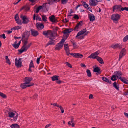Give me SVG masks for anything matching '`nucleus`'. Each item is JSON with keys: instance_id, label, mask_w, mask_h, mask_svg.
Listing matches in <instances>:
<instances>
[{"instance_id": "1", "label": "nucleus", "mask_w": 128, "mask_h": 128, "mask_svg": "<svg viewBox=\"0 0 128 128\" xmlns=\"http://www.w3.org/2000/svg\"><path fill=\"white\" fill-rule=\"evenodd\" d=\"M121 16L118 14H115L111 16V19L113 22L116 23H117L118 20L120 19Z\"/></svg>"}, {"instance_id": "2", "label": "nucleus", "mask_w": 128, "mask_h": 128, "mask_svg": "<svg viewBox=\"0 0 128 128\" xmlns=\"http://www.w3.org/2000/svg\"><path fill=\"white\" fill-rule=\"evenodd\" d=\"M20 17L23 24H28L30 22V18L26 16L21 14L20 15Z\"/></svg>"}, {"instance_id": "3", "label": "nucleus", "mask_w": 128, "mask_h": 128, "mask_svg": "<svg viewBox=\"0 0 128 128\" xmlns=\"http://www.w3.org/2000/svg\"><path fill=\"white\" fill-rule=\"evenodd\" d=\"M122 6L120 5H116L113 7V12H117L122 11Z\"/></svg>"}, {"instance_id": "4", "label": "nucleus", "mask_w": 128, "mask_h": 128, "mask_svg": "<svg viewBox=\"0 0 128 128\" xmlns=\"http://www.w3.org/2000/svg\"><path fill=\"white\" fill-rule=\"evenodd\" d=\"M86 28H85L82 30L80 31L77 34V35L76 36V38L78 37V38L80 39H82L81 38L82 36L81 35L83 34L86 32Z\"/></svg>"}, {"instance_id": "5", "label": "nucleus", "mask_w": 128, "mask_h": 128, "mask_svg": "<svg viewBox=\"0 0 128 128\" xmlns=\"http://www.w3.org/2000/svg\"><path fill=\"white\" fill-rule=\"evenodd\" d=\"M15 64L16 66L17 67L20 66H21L22 58H19L18 60L16 58L15 60Z\"/></svg>"}, {"instance_id": "6", "label": "nucleus", "mask_w": 128, "mask_h": 128, "mask_svg": "<svg viewBox=\"0 0 128 128\" xmlns=\"http://www.w3.org/2000/svg\"><path fill=\"white\" fill-rule=\"evenodd\" d=\"M31 43H30V44H28L27 46L25 47H22L21 49L20 50H18L19 52L21 53H22L25 50H26L28 48L30 47L31 45Z\"/></svg>"}, {"instance_id": "7", "label": "nucleus", "mask_w": 128, "mask_h": 128, "mask_svg": "<svg viewBox=\"0 0 128 128\" xmlns=\"http://www.w3.org/2000/svg\"><path fill=\"white\" fill-rule=\"evenodd\" d=\"M110 47L114 49L117 48L120 49L122 48V46L120 44H112Z\"/></svg>"}, {"instance_id": "8", "label": "nucleus", "mask_w": 128, "mask_h": 128, "mask_svg": "<svg viewBox=\"0 0 128 128\" xmlns=\"http://www.w3.org/2000/svg\"><path fill=\"white\" fill-rule=\"evenodd\" d=\"M114 74L120 80V79L122 78V77L121 76L122 73L120 71H117L115 72H114Z\"/></svg>"}, {"instance_id": "9", "label": "nucleus", "mask_w": 128, "mask_h": 128, "mask_svg": "<svg viewBox=\"0 0 128 128\" xmlns=\"http://www.w3.org/2000/svg\"><path fill=\"white\" fill-rule=\"evenodd\" d=\"M82 22L80 21L75 26L74 30L78 31V30L80 29L81 26H82Z\"/></svg>"}, {"instance_id": "10", "label": "nucleus", "mask_w": 128, "mask_h": 128, "mask_svg": "<svg viewBox=\"0 0 128 128\" xmlns=\"http://www.w3.org/2000/svg\"><path fill=\"white\" fill-rule=\"evenodd\" d=\"M32 79V78L31 77H26L25 78L24 80L26 83L28 84H33L32 83L30 82Z\"/></svg>"}, {"instance_id": "11", "label": "nucleus", "mask_w": 128, "mask_h": 128, "mask_svg": "<svg viewBox=\"0 0 128 128\" xmlns=\"http://www.w3.org/2000/svg\"><path fill=\"white\" fill-rule=\"evenodd\" d=\"M33 85H34V84H28L25 82L24 83L22 84L20 86L22 88H24L27 87L32 86Z\"/></svg>"}, {"instance_id": "12", "label": "nucleus", "mask_w": 128, "mask_h": 128, "mask_svg": "<svg viewBox=\"0 0 128 128\" xmlns=\"http://www.w3.org/2000/svg\"><path fill=\"white\" fill-rule=\"evenodd\" d=\"M89 2L90 6H94L97 4L98 1L96 0H90Z\"/></svg>"}, {"instance_id": "13", "label": "nucleus", "mask_w": 128, "mask_h": 128, "mask_svg": "<svg viewBox=\"0 0 128 128\" xmlns=\"http://www.w3.org/2000/svg\"><path fill=\"white\" fill-rule=\"evenodd\" d=\"M64 48L65 50L67 55L68 56L69 55V50L68 47V44H65L64 45Z\"/></svg>"}, {"instance_id": "14", "label": "nucleus", "mask_w": 128, "mask_h": 128, "mask_svg": "<svg viewBox=\"0 0 128 128\" xmlns=\"http://www.w3.org/2000/svg\"><path fill=\"white\" fill-rule=\"evenodd\" d=\"M81 2L84 8L88 9L89 10L92 12L91 10L88 7L89 5L88 4H87L85 2L83 1H82Z\"/></svg>"}, {"instance_id": "15", "label": "nucleus", "mask_w": 128, "mask_h": 128, "mask_svg": "<svg viewBox=\"0 0 128 128\" xmlns=\"http://www.w3.org/2000/svg\"><path fill=\"white\" fill-rule=\"evenodd\" d=\"M50 20L52 22H57V20L55 18V17L54 15H52L49 18Z\"/></svg>"}, {"instance_id": "16", "label": "nucleus", "mask_w": 128, "mask_h": 128, "mask_svg": "<svg viewBox=\"0 0 128 128\" xmlns=\"http://www.w3.org/2000/svg\"><path fill=\"white\" fill-rule=\"evenodd\" d=\"M48 38L51 40H53L56 38L55 36L54 35L52 32L51 31Z\"/></svg>"}, {"instance_id": "17", "label": "nucleus", "mask_w": 128, "mask_h": 128, "mask_svg": "<svg viewBox=\"0 0 128 128\" xmlns=\"http://www.w3.org/2000/svg\"><path fill=\"white\" fill-rule=\"evenodd\" d=\"M36 26L38 30H41L44 27V25L42 23H37L36 24Z\"/></svg>"}, {"instance_id": "18", "label": "nucleus", "mask_w": 128, "mask_h": 128, "mask_svg": "<svg viewBox=\"0 0 128 128\" xmlns=\"http://www.w3.org/2000/svg\"><path fill=\"white\" fill-rule=\"evenodd\" d=\"M32 35L34 36H36L38 34V32L34 30H31Z\"/></svg>"}, {"instance_id": "19", "label": "nucleus", "mask_w": 128, "mask_h": 128, "mask_svg": "<svg viewBox=\"0 0 128 128\" xmlns=\"http://www.w3.org/2000/svg\"><path fill=\"white\" fill-rule=\"evenodd\" d=\"M89 18L90 21L93 22L95 20V17L93 14H89Z\"/></svg>"}, {"instance_id": "20", "label": "nucleus", "mask_w": 128, "mask_h": 128, "mask_svg": "<svg viewBox=\"0 0 128 128\" xmlns=\"http://www.w3.org/2000/svg\"><path fill=\"white\" fill-rule=\"evenodd\" d=\"M63 44L59 43L56 45L55 49L58 50H60L63 46Z\"/></svg>"}, {"instance_id": "21", "label": "nucleus", "mask_w": 128, "mask_h": 128, "mask_svg": "<svg viewBox=\"0 0 128 128\" xmlns=\"http://www.w3.org/2000/svg\"><path fill=\"white\" fill-rule=\"evenodd\" d=\"M16 112H9L8 113V116L10 118H12L14 117Z\"/></svg>"}, {"instance_id": "22", "label": "nucleus", "mask_w": 128, "mask_h": 128, "mask_svg": "<svg viewBox=\"0 0 128 128\" xmlns=\"http://www.w3.org/2000/svg\"><path fill=\"white\" fill-rule=\"evenodd\" d=\"M120 80L124 83L128 84V80L126 78L122 77V78L120 79Z\"/></svg>"}, {"instance_id": "23", "label": "nucleus", "mask_w": 128, "mask_h": 128, "mask_svg": "<svg viewBox=\"0 0 128 128\" xmlns=\"http://www.w3.org/2000/svg\"><path fill=\"white\" fill-rule=\"evenodd\" d=\"M72 28L66 29L63 31V32L64 34H68L72 31Z\"/></svg>"}, {"instance_id": "24", "label": "nucleus", "mask_w": 128, "mask_h": 128, "mask_svg": "<svg viewBox=\"0 0 128 128\" xmlns=\"http://www.w3.org/2000/svg\"><path fill=\"white\" fill-rule=\"evenodd\" d=\"M83 57V55L82 54H80L76 53L74 57L78 58H81Z\"/></svg>"}, {"instance_id": "25", "label": "nucleus", "mask_w": 128, "mask_h": 128, "mask_svg": "<svg viewBox=\"0 0 128 128\" xmlns=\"http://www.w3.org/2000/svg\"><path fill=\"white\" fill-rule=\"evenodd\" d=\"M50 31L51 30H49L47 31L44 30L42 34L44 35L48 36L50 32Z\"/></svg>"}, {"instance_id": "26", "label": "nucleus", "mask_w": 128, "mask_h": 128, "mask_svg": "<svg viewBox=\"0 0 128 128\" xmlns=\"http://www.w3.org/2000/svg\"><path fill=\"white\" fill-rule=\"evenodd\" d=\"M96 59L101 64H103L104 63L103 60L99 56H97Z\"/></svg>"}, {"instance_id": "27", "label": "nucleus", "mask_w": 128, "mask_h": 128, "mask_svg": "<svg viewBox=\"0 0 128 128\" xmlns=\"http://www.w3.org/2000/svg\"><path fill=\"white\" fill-rule=\"evenodd\" d=\"M113 86L117 90H119V87L118 85V84H117L116 82H114V83H113Z\"/></svg>"}, {"instance_id": "28", "label": "nucleus", "mask_w": 128, "mask_h": 128, "mask_svg": "<svg viewBox=\"0 0 128 128\" xmlns=\"http://www.w3.org/2000/svg\"><path fill=\"white\" fill-rule=\"evenodd\" d=\"M102 80L106 82L109 83L110 84L111 83V80H108L106 77H103L102 78Z\"/></svg>"}, {"instance_id": "29", "label": "nucleus", "mask_w": 128, "mask_h": 128, "mask_svg": "<svg viewBox=\"0 0 128 128\" xmlns=\"http://www.w3.org/2000/svg\"><path fill=\"white\" fill-rule=\"evenodd\" d=\"M11 128H19V126L17 124H12L10 126Z\"/></svg>"}, {"instance_id": "30", "label": "nucleus", "mask_w": 128, "mask_h": 128, "mask_svg": "<svg viewBox=\"0 0 128 128\" xmlns=\"http://www.w3.org/2000/svg\"><path fill=\"white\" fill-rule=\"evenodd\" d=\"M97 56H96L95 55L94 53H93L90 56L88 57V58H90L96 59Z\"/></svg>"}, {"instance_id": "31", "label": "nucleus", "mask_w": 128, "mask_h": 128, "mask_svg": "<svg viewBox=\"0 0 128 128\" xmlns=\"http://www.w3.org/2000/svg\"><path fill=\"white\" fill-rule=\"evenodd\" d=\"M58 76L55 75L51 77L53 81L57 80H58Z\"/></svg>"}, {"instance_id": "32", "label": "nucleus", "mask_w": 128, "mask_h": 128, "mask_svg": "<svg viewBox=\"0 0 128 128\" xmlns=\"http://www.w3.org/2000/svg\"><path fill=\"white\" fill-rule=\"evenodd\" d=\"M118 78L114 74L112 76V77L110 78L111 80L114 81H115L118 79Z\"/></svg>"}, {"instance_id": "33", "label": "nucleus", "mask_w": 128, "mask_h": 128, "mask_svg": "<svg viewBox=\"0 0 128 128\" xmlns=\"http://www.w3.org/2000/svg\"><path fill=\"white\" fill-rule=\"evenodd\" d=\"M42 6H38L36 9V13H38V12L39 10L42 9Z\"/></svg>"}, {"instance_id": "34", "label": "nucleus", "mask_w": 128, "mask_h": 128, "mask_svg": "<svg viewBox=\"0 0 128 128\" xmlns=\"http://www.w3.org/2000/svg\"><path fill=\"white\" fill-rule=\"evenodd\" d=\"M21 28V27L20 26H16L11 28V30H18L19 29H20Z\"/></svg>"}, {"instance_id": "35", "label": "nucleus", "mask_w": 128, "mask_h": 128, "mask_svg": "<svg viewBox=\"0 0 128 128\" xmlns=\"http://www.w3.org/2000/svg\"><path fill=\"white\" fill-rule=\"evenodd\" d=\"M100 69L99 68L96 67L94 69V72H98L100 71Z\"/></svg>"}, {"instance_id": "36", "label": "nucleus", "mask_w": 128, "mask_h": 128, "mask_svg": "<svg viewBox=\"0 0 128 128\" xmlns=\"http://www.w3.org/2000/svg\"><path fill=\"white\" fill-rule=\"evenodd\" d=\"M16 22L18 24L21 25L22 24V22L21 20L19 18L17 20H16Z\"/></svg>"}, {"instance_id": "37", "label": "nucleus", "mask_w": 128, "mask_h": 128, "mask_svg": "<svg viewBox=\"0 0 128 128\" xmlns=\"http://www.w3.org/2000/svg\"><path fill=\"white\" fill-rule=\"evenodd\" d=\"M86 72L87 75L88 77H90L91 76V74L89 70L88 69L86 70Z\"/></svg>"}, {"instance_id": "38", "label": "nucleus", "mask_w": 128, "mask_h": 128, "mask_svg": "<svg viewBox=\"0 0 128 128\" xmlns=\"http://www.w3.org/2000/svg\"><path fill=\"white\" fill-rule=\"evenodd\" d=\"M71 42L72 43L73 47L75 49L77 48V46L76 45V43L75 42H73L72 40V41H71Z\"/></svg>"}, {"instance_id": "39", "label": "nucleus", "mask_w": 128, "mask_h": 128, "mask_svg": "<svg viewBox=\"0 0 128 128\" xmlns=\"http://www.w3.org/2000/svg\"><path fill=\"white\" fill-rule=\"evenodd\" d=\"M34 66L33 63V62L31 60L29 64V67L30 68H34Z\"/></svg>"}, {"instance_id": "40", "label": "nucleus", "mask_w": 128, "mask_h": 128, "mask_svg": "<svg viewBox=\"0 0 128 128\" xmlns=\"http://www.w3.org/2000/svg\"><path fill=\"white\" fill-rule=\"evenodd\" d=\"M125 55L123 54L122 53L120 52L119 55V60H120L122 58V57L124 56Z\"/></svg>"}, {"instance_id": "41", "label": "nucleus", "mask_w": 128, "mask_h": 128, "mask_svg": "<svg viewBox=\"0 0 128 128\" xmlns=\"http://www.w3.org/2000/svg\"><path fill=\"white\" fill-rule=\"evenodd\" d=\"M24 34L25 36H28L29 35V32L28 31H26L24 33Z\"/></svg>"}, {"instance_id": "42", "label": "nucleus", "mask_w": 128, "mask_h": 128, "mask_svg": "<svg viewBox=\"0 0 128 128\" xmlns=\"http://www.w3.org/2000/svg\"><path fill=\"white\" fill-rule=\"evenodd\" d=\"M42 18L43 20L45 22L46 20V17L45 15H43L42 16Z\"/></svg>"}, {"instance_id": "43", "label": "nucleus", "mask_w": 128, "mask_h": 128, "mask_svg": "<svg viewBox=\"0 0 128 128\" xmlns=\"http://www.w3.org/2000/svg\"><path fill=\"white\" fill-rule=\"evenodd\" d=\"M12 46L15 48H18L19 46V45H18V44H12Z\"/></svg>"}, {"instance_id": "44", "label": "nucleus", "mask_w": 128, "mask_h": 128, "mask_svg": "<svg viewBox=\"0 0 128 128\" xmlns=\"http://www.w3.org/2000/svg\"><path fill=\"white\" fill-rule=\"evenodd\" d=\"M53 41H50L47 43L46 46H47L49 45L52 44H53Z\"/></svg>"}, {"instance_id": "45", "label": "nucleus", "mask_w": 128, "mask_h": 128, "mask_svg": "<svg viewBox=\"0 0 128 128\" xmlns=\"http://www.w3.org/2000/svg\"><path fill=\"white\" fill-rule=\"evenodd\" d=\"M128 40V35L126 36L123 39V41L124 42H126Z\"/></svg>"}, {"instance_id": "46", "label": "nucleus", "mask_w": 128, "mask_h": 128, "mask_svg": "<svg viewBox=\"0 0 128 128\" xmlns=\"http://www.w3.org/2000/svg\"><path fill=\"white\" fill-rule=\"evenodd\" d=\"M62 3L63 4H65L67 2L68 0H61Z\"/></svg>"}, {"instance_id": "47", "label": "nucleus", "mask_w": 128, "mask_h": 128, "mask_svg": "<svg viewBox=\"0 0 128 128\" xmlns=\"http://www.w3.org/2000/svg\"><path fill=\"white\" fill-rule=\"evenodd\" d=\"M126 50L124 48H123L120 51L124 55L126 54Z\"/></svg>"}, {"instance_id": "48", "label": "nucleus", "mask_w": 128, "mask_h": 128, "mask_svg": "<svg viewBox=\"0 0 128 128\" xmlns=\"http://www.w3.org/2000/svg\"><path fill=\"white\" fill-rule=\"evenodd\" d=\"M126 50L124 48H123L120 51L124 55L126 54Z\"/></svg>"}, {"instance_id": "49", "label": "nucleus", "mask_w": 128, "mask_h": 128, "mask_svg": "<svg viewBox=\"0 0 128 128\" xmlns=\"http://www.w3.org/2000/svg\"><path fill=\"white\" fill-rule=\"evenodd\" d=\"M59 108H60L61 111V112L62 113H63L64 112V110L63 108L61 106H58Z\"/></svg>"}, {"instance_id": "50", "label": "nucleus", "mask_w": 128, "mask_h": 128, "mask_svg": "<svg viewBox=\"0 0 128 128\" xmlns=\"http://www.w3.org/2000/svg\"><path fill=\"white\" fill-rule=\"evenodd\" d=\"M15 115L16 116L15 117H14L13 118L14 120L15 121L16 120H17V118H18V114L16 113L15 114Z\"/></svg>"}, {"instance_id": "51", "label": "nucleus", "mask_w": 128, "mask_h": 128, "mask_svg": "<svg viewBox=\"0 0 128 128\" xmlns=\"http://www.w3.org/2000/svg\"><path fill=\"white\" fill-rule=\"evenodd\" d=\"M42 57L41 56H40L39 58H37V60H36V62L38 64H39L40 61V58Z\"/></svg>"}, {"instance_id": "52", "label": "nucleus", "mask_w": 128, "mask_h": 128, "mask_svg": "<svg viewBox=\"0 0 128 128\" xmlns=\"http://www.w3.org/2000/svg\"><path fill=\"white\" fill-rule=\"evenodd\" d=\"M124 10H126L127 11H128V8L125 7L124 8H122L121 10L122 11H123Z\"/></svg>"}, {"instance_id": "53", "label": "nucleus", "mask_w": 128, "mask_h": 128, "mask_svg": "<svg viewBox=\"0 0 128 128\" xmlns=\"http://www.w3.org/2000/svg\"><path fill=\"white\" fill-rule=\"evenodd\" d=\"M66 65L68 67H69L70 68H72V66L68 62H66Z\"/></svg>"}, {"instance_id": "54", "label": "nucleus", "mask_w": 128, "mask_h": 128, "mask_svg": "<svg viewBox=\"0 0 128 128\" xmlns=\"http://www.w3.org/2000/svg\"><path fill=\"white\" fill-rule=\"evenodd\" d=\"M24 10L26 11L30 9V8L28 6H24Z\"/></svg>"}, {"instance_id": "55", "label": "nucleus", "mask_w": 128, "mask_h": 128, "mask_svg": "<svg viewBox=\"0 0 128 128\" xmlns=\"http://www.w3.org/2000/svg\"><path fill=\"white\" fill-rule=\"evenodd\" d=\"M0 96L3 98H6V96L2 93Z\"/></svg>"}, {"instance_id": "56", "label": "nucleus", "mask_w": 128, "mask_h": 128, "mask_svg": "<svg viewBox=\"0 0 128 128\" xmlns=\"http://www.w3.org/2000/svg\"><path fill=\"white\" fill-rule=\"evenodd\" d=\"M99 50H98L96 52H94V54H95V55H96V56H98L99 54Z\"/></svg>"}, {"instance_id": "57", "label": "nucleus", "mask_w": 128, "mask_h": 128, "mask_svg": "<svg viewBox=\"0 0 128 128\" xmlns=\"http://www.w3.org/2000/svg\"><path fill=\"white\" fill-rule=\"evenodd\" d=\"M73 18L75 19H78L79 18L78 16L76 14H75L74 15V16Z\"/></svg>"}, {"instance_id": "58", "label": "nucleus", "mask_w": 128, "mask_h": 128, "mask_svg": "<svg viewBox=\"0 0 128 128\" xmlns=\"http://www.w3.org/2000/svg\"><path fill=\"white\" fill-rule=\"evenodd\" d=\"M28 42L27 41H26L24 42V46L22 47H25L27 45Z\"/></svg>"}, {"instance_id": "59", "label": "nucleus", "mask_w": 128, "mask_h": 128, "mask_svg": "<svg viewBox=\"0 0 128 128\" xmlns=\"http://www.w3.org/2000/svg\"><path fill=\"white\" fill-rule=\"evenodd\" d=\"M36 19L37 20H41V19L39 17L38 15L36 16Z\"/></svg>"}, {"instance_id": "60", "label": "nucleus", "mask_w": 128, "mask_h": 128, "mask_svg": "<svg viewBox=\"0 0 128 128\" xmlns=\"http://www.w3.org/2000/svg\"><path fill=\"white\" fill-rule=\"evenodd\" d=\"M14 18H15V19L16 20H17L19 18L18 14H16V16H15L14 17Z\"/></svg>"}, {"instance_id": "61", "label": "nucleus", "mask_w": 128, "mask_h": 128, "mask_svg": "<svg viewBox=\"0 0 128 128\" xmlns=\"http://www.w3.org/2000/svg\"><path fill=\"white\" fill-rule=\"evenodd\" d=\"M51 104V105H53L54 106H57L58 107V106H59V105H58L57 104H56L54 103H52Z\"/></svg>"}, {"instance_id": "62", "label": "nucleus", "mask_w": 128, "mask_h": 128, "mask_svg": "<svg viewBox=\"0 0 128 128\" xmlns=\"http://www.w3.org/2000/svg\"><path fill=\"white\" fill-rule=\"evenodd\" d=\"M6 62L8 64H10V61L9 58L6 60Z\"/></svg>"}, {"instance_id": "63", "label": "nucleus", "mask_w": 128, "mask_h": 128, "mask_svg": "<svg viewBox=\"0 0 128 128\" xmlns=\"http://www.w3.org/2000/svg\"><path fill=\"white\" fill-rule=\"evenodd\" d=\"M62 81L60 80H57L56 81V82L58 84H60L62 83Z\"/></svg>"}, {"instance_id": "64", "label": "nucleus", "mask_w": 128, "mask_h": 128, "mask_svg": "<svg viewBox=\"0 0 128 128\" xmlns=\"http://www.w3.org/2000/svg\"><path fill=\"white\" fill-rule=\"evenodd\" d=\"M80 66L84 68H86V66L83 63H81L80 64Z\"/></svg>"}]
</instances>
